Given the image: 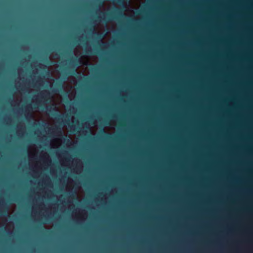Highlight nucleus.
<instances>
[{"instance_id": "f257e3e1", "label": "nucleus", "mask_w": 253, "mask_h": 253, "mask_svg": "<svg viewBox=\"0 0 253 253\" xmlns=\"http://www.w3.org/2000/svg\"><path fill=\"white\" fill-rule=\"evenodd\" d=\"M46 112L53 117L59 123L62 125L68 124L69 126L70 120H66L65 118L68 117L67 115H64L57 112V110L54 104H52L47 106L45 108Z\"/></svg>"}, {"instance_id": "f03ea898", "label": "nucleus", "mask_w": 253, "mask_h": 253, "mask_svg": "<svg viewBox=\"0 0 253 253\" xmlns=\"http://www.w3.org/2000/svg\"><path fill=\"white\" fill-rule=\"evenodd\" d=\"M39 97L41 99V100L37 99L36 103L33 105V107L32 106V105L31 104H28L26 106V109L25 110V115L26 114L27 110H32L33 108H39L40 107H42V100H43L44 101H46L48 100V99L50 98V93L47 91H45V92H41L39 95Z\"/></svg>"}, {"instance_id": "7ed1b4c3", "label": "nucleus", "mask_w": 253, "mask_h": 253, "mask_svg": "<svg viewBox=\"0 0 253 253\" xmlns=\"http://www.w3.org/2000/svg\"><path fill=\"white\" fill-rule=\"evenodd\" d=\"M81 62V60L80 58H78L77 57L74 58L73 59H71L69 60L70 63V67L68 68H66L64 69V70H71L72 69V72H70L69 73L72 74H74L76 71L75 67L76 66L78 65V63Z\"/></svg>"}, {"instance_id": "20e7f679", "label": "nucleus", "mask_w": 253, "mask_h": 253, "mask_svg": "<svg viewBox=\"0 0 253 253\" xmlns=\"http://www.w3.org/2000/svg\"><path fill=\"white\" fill-rule=\"evenodd\" d=\"M103 16H101L99 15H97L95 17V21L96 22H101L102 21L103 22H107L113 19V13L111 12H105L103 13Z\"/></svg>"}, {"instance_id": "39448f33", "label": "nucleus", "mask_w": 253, "mask_h": 253, "mask_svg": "<svg viewBox=\"0 0 253 253\" xmlns=\"http://www.w3.org/2000/svg\"><path fill=\"white\" fill-rule=\"evenodd\" d=\"M63 88V84L61 82H57L53 87L52 88V92L56 93L62 90Z\"/></svg>"}, {"instance_id": "423d86ee", "label": "nucleus", "mask_w": 253, "mask_h": 253, "mask_svg": "<svg viewBox=\"0 0 253 253\" xmlns=\"http://www.w3.org/2000/svg\"><path fill=\"white\" fill-rule=\"evenodd\" d=\"M8 208L6 206V204L2 203L0 207V216L7 215Z\"/></svg>"}, {"instance_id": "0eeeda50", "label": "nucleus", "mask_w": 253, "mask_h": 253, "mask_svg": "<svg viewBox=\"0 0 253 253\" xmlns=\"http://www.w3.org/2000/svg\"><path fill=\"white\" fill-rule=\"evenodd\" d=\"M93 34L94 35L95 39L96 40H97V41H96L97 44L99 46L104 45H105L104 43L101 44L100 42V41L101 40V38H102L101 34H99V33H96V32H94V33H93Z\"/></svg>"}, {"instance_id": "6e6552de", "label": "nucleus", "mask_w": 253, "mask_h": 253, "mask_svg": "<svg viewBox=\"0 0 253 253\" xmlns=\"http://www.w3.org/2000/svg\"><path fill=\"white\" fill-rule=\"evenodd\" d=\"M86 52L90 54H96L98 52V49L95 46H93V48L92 50L88 49L86 48Z\"/></svg>"}, {"instance_id": "1a4fd4ad", "label": "nucleus", "mask_w": 253, "mask_h": 253, "mask_svg": "<svg viewBox=\"0 0 253 253\" xmlns=\"http://www.w3.org/2000/svg\"><path fill=\"white\" fill-rule=\"evenodd\" d=\"M52 130L54 132L59 133L60 134H62V128L60 127L56 126L54 128H52Z\"/></svg>"}, {"instance_id": "9d476101", "label": "nucleus", "mask_w": 253, "mask_h": 253, "mask_svg": "<svg viewBox=\"0 0 253 253\" xmlns=\"http://www.w3.org/2000/svg\"><path fill=\"white\" fill-rule=\"evenodd\" d=\"M88 30H89V31L90 32H93L94 31V28H90Z\"/></svg>"}, {"instance_id": "9b49d317", "label": "nucleus", "mask_w": 253, "mask_h": 253, "mask_svg": "<svg viewBox=\"0 0 253 253\" xmlns=\"http://www.w3.org/2000/svg\"><path fill=\"white\" fill-rule=\"evenodd\" d=\"M116 12H117L118 13L121 14V15L122 14V12L121 11L118 10H116Z\"/></svg>"}, {"instance_id": "f8f14e48", "label": "nucleus", "mask_w": 253, "mask_h": 253, "mask_svg": "<svg viewBox=\"0 0 253 253\" xmlns=\"http://www.w3.org/2000/svg\"><path fill=\"white\" fill-rule=\"evenodd\" d=\"M43 61L45 62H48V58H46L45 59H44Z\"/></svg>"}, {"instance_id": "ddd939ff", "label": "nucleus", "mask_w": 253, "mask_h": 253, "mask_svg": "<svg viewBox=\"0 0 253 253\" xmlns=\"http://www.w3.org/2000/svg\"><path fill=\"white\" fill-rule=\"evenodd\" d=\"M75 196V195L74 194H72L70 195V197L72 198H74Z\"/></svg>"}, {"instance_id": "4468645a", "label": "nucleus", "mask_w": 253, "mask_h": 253, "mask_svg": "<svg viewBox=\"0 0 253 253\" xmlns=\"http://www.w3.org/2000/svg\"><path fill=\"white\" fill-rule=\"evenodd\" d=\"M118 2H121L122 1L121 0H116Z\"/></svg>"}, {"instance_id": "2eb2a0df", "label": "nucleus", "mask_w": 253, "mask_h": 253, "mask_svg": "<svg viewBox=\"0 0 253 253\" xmlns=\"http://www.w3.org/2000/svg\"><path fill=\"white\" fill-rule=\"evenodd\" d=\"M101 5H102V2H100L99 3V7H100Z\"/></svg>"}]
</instances>
